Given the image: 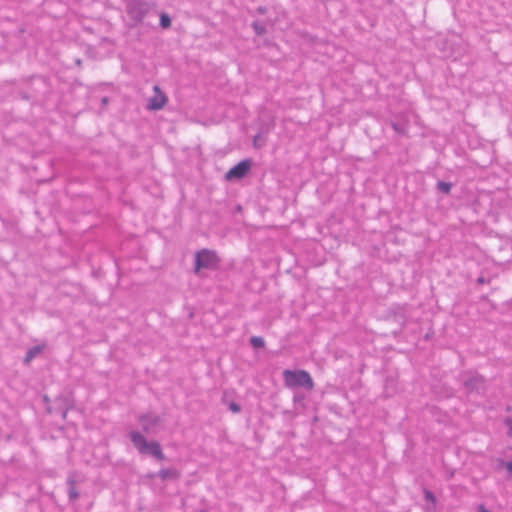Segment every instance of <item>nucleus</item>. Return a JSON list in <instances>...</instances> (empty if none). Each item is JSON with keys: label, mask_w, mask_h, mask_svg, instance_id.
Wrapping results in <instances>:
<instances>
[{"label": "nucleus", "mask_w": 512, "mask_h": 512, "mask_svg": "<svg viewBox=\"0 0 512 512\" xmlns=\"http://www.w3.org/2000/svg\"><path fill=\"white\" fill-rule=\"evenodd\" d=\"M465 394L470 396H484L487 391V381L484 376L476 371H464L461 375Z\"/></svg>", "instance_id": "nucleus-1"}, {"label": "nucleus", "mask_w": 512, "mask_h": 512, "mask_svg": "<svg viewBox=\"0 0 512 512\" xmlns=\"http://www.w3.org/2000/svg\"><path fill=\"white\" fill-rule=\"evenodd\" d=\"M129 436L134 447L138 450L140 454L151 455L155 459L160 461L165 460V455L158 441L148 442L146 438L138 431H131L129 433Z\"/></svg>", "instance_id": "nucleus-2"}, {"label": "nucleus", "mask_w": 512, "mask_h": 512, "mask_svg": "<svg viewBox=\"0 0 512 512\" xmlns=\"http://www.w3.org/2000/svg\"><path fill=\"white\" fill-rule=\"evenodd\" d=\"M283 378L286 386L290 388L302 387L309 391L314 388L313 379L306 370H284Z\"/></svg>", "instance_id": "nucleus-3"}, {"label": "nucleus", "mask_w": 512, "mask_h": 512, "mask_svg": "<svg viewBox=\"0 0 512 512\" xmlns=\"http://www.w3.org/2000/svg\"><path fill=\"white\" fill-rule=\"evenodd\" d=\"M220 258L216 251L207 248L196 252L194 259V272L199 273L201 269L216 270L219 266Z\"/></svg>", "instance_id": "nucleus-4"}, {"label": "nucleus", "mask_w": 512, "mask_h": 512, "mask_svg": "<svg viewBox=\"0 0 512 512\" xmlns=\"http://www.w3.org/2000/svg\"><path fill=\"white\" fill-rule=\"evenodd\" d=\"M151 6L144 0H129L126 3V12L135 25L141 23L150 12Z\"/></svg>", "instance_id": "nucleus-5"}, {"label": "nucleus", "mask_w": 512, "mask_h": 512, "mask_svg": "<svg viewBox=\"0 0 512 512\" xmlns=\"http://www.w3.org/2000/svg\"><path fill=\"white\" fill-rule=\"evenodd\" d=\"M251 168V160L244 159L239 163L230 168L225 174L226 181L240 180L243 179Z\"/></svg>", "instance_id": "nucleus-6"}, {"label": "nucleus", "mask_w": 512, "mask_h": 512, "mask_svg": "<svg viewBox=\"0 0 512 512\" xmlns=\"http://www.w3.org/2000/svg\"><path fill=\"white\" fill-rule=\"evenodd\" d=\"M138 421L141 425L143 432L146 434H152L156 432L157 427L161 423L160 416L154 413H145L138 417Z\"/></svg>", "instance_id": "nucleus-7"}, {"label": "nucleus", "mask_w": 512, "mask_h": 512, "mask_svg": "<svg viewBox=\"0 0 512 512\" xmlns=\"http://www.w3.org/2000/svg\"><path fill=\"white\" fill-rule=\"evenodd\" d=\"M154 96L151 97L147 104V109L150 111H158L164 107L166 102L168 101L167 96L161 91L160 87L155 85L154 88Z\"/></svg>", "instance_id": "nucleus-8"}, {"label": "nucleus", "mask_w": 512, "mask_h": 512, "mask_svg": "<svg viewBox=\"0 0 512 512\" xmlns=\"http://www.w3.org/2000/svg\"><path fill=\"white\" fill-rule=\"evenodd\" d=\"M150 477H159L162 481L178 480L180 478V473L175 468H163Z\"/></svg>", "instance_id": "nucleus-9"}, {"label": "nucleus", "mask_w": 512, "mask_h": 512, "mask_svg": "<svg viewBox=\"0 0 512 512\" xmlns=\"http://www.w3.org/2000/svg\"><path fill=\"white\" fill-rule=\"evenodd\" d=\"M76 483L77 480L75 473L69 474L66 480V484L68 485V496L70 502H74L79 498V492L76 489Z\"/></svg>", "instance_id": "nucleus-10"}, {"label": "nucleus", "mask_w": 512, "mask_h": 512, "mask_svg": "<svg viewBox=\"0 0 512 512\" xmlns=\"http://www.w3.org/2000/svg\"><path fill=\"white\" fill-rule=\"evenodd\" d=\"M391 127L398 135H407L408 133V124L406 122L392 121Z\"/></svg>", "instance_id": "nucleus-11"}, {"label": "nucleus", "mask_w": 512, "mask_h": 512, "mask_svg": "<svg viewBox=\"0 0 512 512\" xmlns=\"http://www.w3.org/2000/svg\"><path fill=\"white\" fill-rule=\"evenodd\" d=\"M41 352L40 346H33L30 348L24 358V363H29L33 358H35Z\"/></svg>", "instance_id": "nucleus-12"}, {"label": "nucleus", "mask_w": 512, "mask_h": 512, "mask_svg": "<svg viewBox=\"0 0 512 512\" xmlns=\"http://www.w3.org/2000/svg\"><path fill=\"white\" fill-rule=\"evenodd\" d=\"M251 26L257 36H262L267 32L266 26L258 20L253 21Z\"/></svg>", "instance_id": "nucleus-13"}, {"label": "nucleus", "mask_w": 512, "mask_h": 512, "mask_svg": "<svg viewBox=\"0 0 512 512\" xmlns=\"http://www.w3.org/2000/svg\"><path fill=\"white\" fill-rule=\"evenodd\" d=\"M437 190L444 194H449L452 189V183L445 182V181H438L437 182Z\"/></svg>", "instance_id": "nucleus-14"}, {"label": "nucleus", "mask_w": 512, "mask_h": 512, "mask_svg": "<svg viewBox=\"0 0 512 512\" xmlns=\"http://www.w3.org/2000/svg\"><path fill=\"white\" fill-rule=\"evenodd\" d=\"M249 342L253 348H263L265 345L264 339L260 336H252Z\"/></svg>", "instance_id": "nucleus-15"}, {"label": "nucleus", "mask_w": 512, "mask_h": 512, "mask_svg": "<svg viewBox=\"0 0 512 512\" xmlns=\"http://www.w3.org/2000/svg\"><path fill=\"white\" fill-rule=\"evenodd\" d=\"M505 468L507 469L508 473H512V461H505L503 459L497 460V469Z\"/></svg>", "instance_id": "nucleus-16"}, {"label": "nucleus", "mask_w": 512, "mask_h": 512, "mask_svg": "<svg viewBox=\"0 0 512 512\" xmlns=\"http://www.w3.org/2000/svg\"><path fill=\"white\" fill-rule=\"evenodd\" d=\"M160 26L162 28H169L171 26V18L168 14L162 13L160 15Z\"/></svg>", "instance_id": "nucleus-17"}, {"label": "nucleus", "mask_w": 512, "mask_h": 512, "mask_svg": "<svg viewBox=\"0 0 512 512\" xmlns=\"http://www.w3.org/2000/svg\"><path fill=\"white\" fill-rule=\"evenodd\" d=\"M424 498L426 501H429L431 502L432 504H435L436 503V496L434 495L433 492H431L430 490L428 489H425L424 490Z\"/></svg>", "instance_id": "nucleus-18"}, {"label": "nucleus", "mask_w": 512, "mask_h": 512, "mask_svg": "<svg viewBox=\"0 0 512 512\" xmlns=\"http://www.w3.org/2000/svg\"><path fill=\"white\" fill-rule=\"evenodd\" d=\"M228 407H229L230 411H232L233 413H239L241 411V406L238 403L233 402V401L229 403Z\"/></svg>", "instance_id": "nucleus-19"}, {"label": "nucleus", "mask_w": 512, "mask_h": 512, "mask_svg": "<svg viewBox=\"0 0 512 512\" xmlns=\"http://www.w3.org/2000/svg\"><path fill=\"white\" fill-rule=\"evenodd\" d=\"M504 423L508 429L507 435L512 437V418H506Z\"/></svg>", "instance_id": "nucleus-20"}, {"label": "nucleus", "mask_w": 512, "mask_h": 512, "mask_svg": "<svg viewBox=\"0 0 512 512\" xmlns=\"http://www.w3.org/2000/svg\"><path fill=\"white\" fill-rule=\"evenodd\" d=\"M256 11H257L258 14L264 15V14L267 13V8L265 6H259L256 9Z\"/></svg>", "instance_id": "nucleus-21"}, {"label": "nucleus", "mask_w": 512, "mask_h": 512, "mask_svg": "<svg viewBox=\"0 0 512 512\" xmlns=\"http://www.w3.org/2000/svg\"><path fill=\"white\" fill-rule=\"evenodd\" d=\"M478 512H490V511L483 504H479Z\"/></svg>", "instance_id": "nucleus-22"}, {"label": "nucleus", "mask_w": 512, "mask_h": 512, "mask_svg": "<svg viewBox=\"0 0 512 512\" xmlns=\"http://www.w3.org/2000/svg\"><path fill=\"white\" fill-rule=\"evenodd\" d=\"M477 282H478L479 284H484V283H486V282H487V280H486L484 277H479V278L477 279Z\"/></svg>", "instance_id": "nucleus-23"}, {"label": "nucleus", "mask_w": 512, "mask_h": 512, "mask_svg": "<svg viewBox=\"0 0 512 512\" xmlns=\"http://www.w3.org/2000/svg\"><path fill=\"white\" fill-rule=\"evenodd\" d=\"M67 412H68V408H66V409L62 412V417H63L64 419L66 418Z\"/></svg>", "instance_id": "nucleus-24"}, {"label": "nucleus", "mask_w": 512, "mask_h": 512, "mask_svg": "<svg viewBox=\"0 0 512 512\" xmlns=\"http://www.w3.org/2000/svg\"><path fill=\"white\" fill-rule=\"evenodd\" d=\"M22 98L25 99V100H29L30 99V97L27 94H23Z\"/></svg>", "instance_id": "nucleus-25"}, {"label": "nucleus", "mask_w": 512, "mask_h": 512, "mask_svg": "<svg viewBox=\"0 0 512 512\" xmlns=\"http://www.w3.org/2000/svg\"><path fill=\"white\" fill-rule=\"evenodd\" d=\"M102 102H103V103H107V102H108L107 97H104V98L102 99Z\"/></svg>", "instance_id": "nucleus-26"}, {"label": "nucleus", "mask_w": 512, "mask_h": 512, "mask_svg": "<svg viewBox=\"0 0 512 512\" xmlns=\"http://www.w3.org/2000/svg\"><path fill=\"white\" fill-rule=\"evenodd\" d=\"M200 512H206V511H204V510H201Z\"/></svg>", "instance_id": "nucleus-27"}]
</instances>
